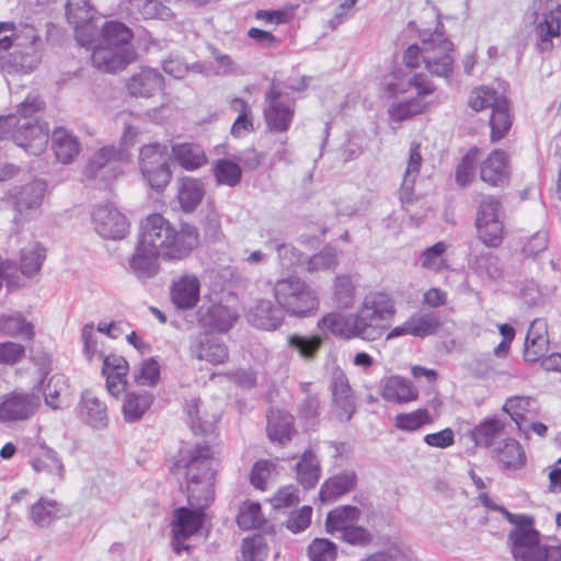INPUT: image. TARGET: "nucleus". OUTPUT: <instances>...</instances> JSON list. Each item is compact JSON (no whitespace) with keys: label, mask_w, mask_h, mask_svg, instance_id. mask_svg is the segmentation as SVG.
Returning <instances> with one entry per match:
<instances>
[{"label":"nucleus","mask_w":561,"mask_h":561,"mask_svg":"<svg viewBox=\"0 0 561 561\" xmlns=\"http://www.w3.org/2000/svg\"><path fill=\"white\" fill-rule=\"evenodd\" d=\"M217 460L207 445H196L183 451L174 465V472L186 480L187 501L191 507H180L173 513L171 534L191 538L202 528L204 510L214 499L213 482Z\"/></svg>","instance_id":"obj_1"},{"label":"nucleus","mask_w":561,"mask_h":561,"mask_svg":"<svg viewBox=\"0 0 561 561\" xmlns=\"http://www.w3.org/2000/svg\"><path fill=\"white\" fill-rule=\"evenodd\" d=\"M45 39L32 23L0 21V70L5 73H32L42 62Z\"/></svg>","instance_id":"obj_2"},{"label":"nucleus","mask_w":561,"mask_h":561,"mask_svg":"<svg viewBox=\"0 0 561 561\" xmlns=\"http://www.w3.org/2000/svg\"><path fill=\"white\" fill-rule=\"evenodd\" d=\"M138 241L145 249L160 254L163 261L178 262L197 245L198 232L191 226L178 230L162 215L152 214L141 221Z\"/></svg>","instance_id":"obj_3"},{"label":"nucleus","mask_w":561,"mask_h":561,"mask_svg":"<svg viewBox=\"0 0 561 561\" xmlns=\"http://www.w3.org/2000/svg\"><path fill=\"white\" fill-rule=\"evenodd\" d=\"M397 313L393 296L385 290L367 293L358 310L353 313L357 337L373 342L379 340Z\"/></svg>","instance_id":"obj_4"},{"label":"nucleus","mask_w":561,"mask_h":561,"mask_svg":"<svg viewBox=\"0 0 561 561\" xmlns=\"http://www.w3.org/2000/svg\"><path fill=\"white\" fill-rule=\"evenodd\" d=\"M273 296L278 307L290 317H310L320 306L316 290L295 276L276 280L273 286Z\"/></svg>","instance_id":"obj_5"},{"label":"nucleus","mask_w":561,"mask_h":561,"mask_svg":"<svg viewBox=\"0 0 561 561\" xmlns=\"http://www.w3.org/2000/svg\"><path fill=\"white\" fill-rule=\"evenodd\" d=\"M12 139L27 153L38 156L43 153L49 140V128L44 122L25 121L16 115L0 116V140Z\"/></svg>","instance_id":"obj_6"},{"label":"nucleus","mask_w":561,"mask_h":561,"mask_svg":"<svg viewBox=\"0 0 561 561\" xmlns=\"http://www.w3.org/2000/svg\"><path fill=\"white\" fill-rule=\"evenodd\" d=\"M435 90L434 83L425 73L403 67L392 68L379 81L380 94L388 100L409 96L426 98Z\"/></svg>","instance_id":"obj_7"},{"label":"nucleus","mask_w":561,"mask_h":561,"mask_svg":"<svg viewBox=\"0 0 561 561\" xmlns=\"http://www.w3.org/2000/svg\"><path fill=\"white\" fill-rule=\"evenodd\" d=\"M524 526L512 535L511 553L514 561H561V546L541 542V534L535 528V517H524Z\"/></svg>","instance_id":"obj_8"},{"label":"nucleus","mask_w":561,"mask_h":561,"mask_svg":"<svg viewBox=\"0 0 561 561\" xmlns=\"http://www.w3.org/2000/svg\"><path fill=\"white\" fill-rule=\"evenodd\" d=\"M138 164L147 183L156 191L163 190L171 181L167 158V147L159 142L148 144L140 148Z\"/></svg>","instance_id":"obj_9"},{"label":"nucleus","mask_w":561,"mask_h":561,"mask_svg":"<svg viewBox=\"0 0 561 561\" xmlns=\"http://www.w3.org/2000/svg\"><path fill=\"white\" fill-rule=\"evenodd\" d=\"M480 240L488 247H497L503 239L504 226L501 219V204L493 196L481 199L476 218Z\"/></svg>","instance_id":"obj_10"},{"label":"nucleus","mask_w":561,"mask_h":561,"mask_svg":"<svg viewBox=\"0 0 561 561\" xmlns=\"http://www.w3.org/2000/svg\"><path fill=\"white\" fill-rule=\"evenodd\" d=\"M454 45L439 33L423 39V64L434 76L448 77L454 70Z\"/></svg>","instance_id":"obj_11"},{"label":"nucleus","mask_w":561,"mask_h":561,"mask_svg":"<svg viewBox=\"0 0 561 561\" xmlns=\"http://www.w3.org/2000/svg\"><path fill=\"white\" fill-rule=\"evenodd\" d=\"M267 106L264 108V119L267 128L275 133L289 129L295 115V101L284 99L283 93L272 83L265 94Z\"/></svg>","instance_id":"obj_12"},{"label":"nucleus","mask_w":561,"mask_h":561,"mask_svg":"<svg viewBox=\"0 0 561 561\" xmlns=\"http://www.w3.org/2000/svg\"><path fill=\"white\" fill-rule=\"evenodd\" d=\"M45 191V182L36 180L24 185L12 196L15 224L28 221L39 216Z\"/></svg>","instance_id":"obj_13"},{"label":"nucleus","mask_w":561,"mask_h":561,"mask_svg":"<svg viewBox=\"0 0 561 561\" xmlns=\"http://www.w3.org/2000/svg\"><path fill=\"white\" fill-rule=\"evenodd\" d=\"M92 222L104 239H123L129 229L127 218L112 204L96 206L92 211Z\"/></svg>","instance_id":"obj_14"},{"label":"nucleus","mask_w":561,"mask_h":561,"mask_svg":"<svg viewBox=\"0 0 561 561\" xmlns=\"http://www.w3.org/2000/svg\"><path fill=\"white\" fill-rule=\"evenodd\" d=\"M239 318L238 312L222 304L203 305L196 311L198 324L209 332L226 333L233 328Z\"/></svg>","instance_id":"obj_15"},{"label":"nucleus","mask_w":561,"mask_h":561,"mask_svg":"<svg viewBox=\"0 0 561 561\" xmlns=\"http://www.w3.org/2000/svg\"><path fill=\"white\" fill-rule=\"evenodd\" d=\"M39 407V399L33 393L11 392L0 402V422L24 421Z\"/></svg>","instance_id":"obj_16"},{"label":"nucleus","mask_w":561,"mask_h":561,"mask_svg":"<svg viewBox=\"0 0 561 561\" xmlns=\"http://www.w3.org/2000/svg\"><path fill=\"white\" fill-rule=\"evenodd\" d=\"M538 10H542V20L537 25L539 49L541 51L552 48L551 39L560 35L561 3L558 0H539Z\"/></svg>","instance_id":"obj_17"},{"label":"nucleus","mask_w":561,"mask_h":561,"mask_svg":"<svg viewBox=\"0 0 561 561\" xmlns=\"http://www.w3.org/2000/svg\"><path fill=\"white\" fill-rule=\"evenodd\" d=\"M201 298V280L193 273H185L172 279L170 299L178 310H191Z\"/></svg>","instance_id":"obj_18"},{"label":"nucleus","mask_w":561,"mask_h":561,"mask_svg":"<svg viewBox=\"0 0 561 561\" xmlns=\"http://www.w3.org/2000/svg\"><path fill=\"white\" fill-rule=\"evenodd\" d=\"M190 353L194 358L213 365L224 364L229 358L226 343L209 332L201 333L192 341Z\"/></svg>","instance_id":"obj_19"},{"label":"nucleus","mask_w":561,"mask_h":561,"mask_svg":"<svg viewBox=\"0 0 561 561\" xmlns=\"http://www.w3.org/2000/svg\"><path fill=\"white\" fill-rule=\"evenodd\" d=\"M91 48L93 66L103 72L121 71L135 58V51L131 48H115L101 44Z\"/></svg>","instance_id":"obj_20"},{"label":"nucleus","mask_w":561,"mask_h":561,"mask_svg":"<svg viewBox=\"0 0 561 561\" xmlns=\"http://www.w3.org/2000/svg\"><path fill=\"white\" fill-rule=\"evenodd\" d=\"M39 453L30 458V466L37 474L46 476L55 484L66 478V466L59 454L45 443L39 445Z\"/></svg>","instance_id":"obj_21"},{"label":"nucleus","mask_w":561,"mask_h":561,"mask_svg":"<svg viewBox=\"0 0 561 561\" xmlns=\"http://www.w3.org/2000/svg\"><path fill=\"white\" fill-rule=\"evenodd\" d=\"M100 359L103 360L102 375L105 377L106 388L113 397L117 398L126 391L128 363L123 356L116 354H100Z\"/></svg>","instance_id":"obj_22"},{"label":"nucleus","mask_w":561,"mask_h":561,"mask_svg":"<svg viewBox=\"0 0 561 561\" xmlns=\"http://www.w3.org/2000/svg\"><path fill=\"white\" fill-rule=\"evenodd\" d=\"M77 413L81 422L94 430H103L108 424L106 404L89 390L81 394Z\"/></svg>","instance_id":"obj_23"},{"label":"nucleus","mask_w":561,"mask_h":561,"mask_svg":"<svg viewBox=\"0 0 561 561\" xmlns=\"http://www.w3.org/2000/svg\"><path fill=\"white\" fill-rule=\"evenodd\" d=\"M95 10L90 4V0H68L66 5V15L70 24L73 25L76 36L80 45L91 46V42L85 38V31L94 18Z\"/></svg>","instance_id":"obj_24"},{"label":"nucleus","mask_w":561,"mask_h":561,"mask_svg":"<svg viewBox=\"0 0 561 561\" xmlns=\"http://www.w3.org/2000/svg\"><path fill=\"white\" fill-rule=\"evenodd\" d=\"M247 319L257 329L273 331L282 325L284 311L271 300L262 299L248 310Z\"/></svg>","instance_id":"obj_25"},{"label":"nucleus","mask_w":561,"mask_h":561,"mask_svg":"<svg viewBox=\"0 0 561 561\" xmlns=\"http://www.w3.org/2000/svg\"><path fill=\"white\" fill-rule=\"evenodd\" d=\"M481 180L492 186L505 184L510 176L508 158L505 151L495 149L481 163Z\"/></svg>","instance_id":"obj_26"},{"label":"nucleus","mask_w":561,"mask_h":561,"mask_svg":"<svg viewBox=\"0 0 561 561\" xmlns=\"http://www.w3.org/2000/svg\"><path fill=\"white\" fill-rule=\"evenodd\" d=\"M548 348V324L543 319H535L525 339L524 357L528 362H536L547 353Z\"/></svg>","instance_id":"obj_27"},{"label":"nucleus","mask_w":561,"mask_h":561,"mask_svg":"<svg viewBox=\"0 0 561 561\" xmlns=\"http://www.w3.org/2000/svg\"><path fill=\"white\" fill-rule=\"evenodd\" d=\"M163 78L156 69L141 68L127 82V89L134 96L150 98L161 91Z\"/></svg>","instance_id":"obj_28"},{"label":"nucleus","mask_w":561,"mask_h":561,"mask_svg":"<svg viewBox=\"0 0 561 561\" xmlns=\"http://www.w3.org/2000/svg\"><path fill=\"white\" fill-rule=\"evenodd\" d=\"M381 396L386 401L403 404L415 401L419 390L410 380L391 376L383 380Z\"/></svg>","instance_id":"obj_29"},{"label":"nucleus","mask_w":561,"mask_h":561,"mask_svg":"<svg viewBox=\"0 0 561 561\" xmlns=\"http://www.w3.org/2000/svg\"><path fill=\"white\" fill-rule=\"evenodd\" d=\"M124 160V151H117L113 145L104 146L90 159L84 173L88 178L106 180V173L112 171V162Z\"/></svg>","instance_id":"obj_30"},{"label":"nucleus","mask_w":561,"mask_h":561,"mask_svg":"<svg viewBox=\"0 0 561 561\" xmlns=\"http://www.w3.org/2000/svg\"><path fill=\"white\" fill-rule=\"evenodd\" d=\"M318 327L344 340L357 337L353 313L330 312L319 320Z\"/></svg>","instance_id":"obj_31"},{"label":"nucleus","mask_w":561,"mask_h":561,"mask_svg":"<svg viewBox=\"0 0 561 561\" xmlns=\"http://www.w3.org/2000/svg\"><path fill=\"white\" fill-rule=\"evenodd\" d=\"M51 148L58 161L68 164L80 152V142L78 138L68 129L59 127L51 134Z\"/></svg>","instance_id":"obj_32"},{"label":"nucleus","mask_w":561,"mask_h":561,"mask_svg":"<svg viewBox=\"0 0 561 561\" xmlns=\"http://www.w3.org/2000/svg\"><path fill=\"white\" fill-rule=\"evenodd\" d=\"M172 157L186 171H195L207 162L204 149L199 145L192 142L173 145Z\"/></svg>","instance_id":"obj_33"},{"label":"nucleus","mask_w":561,"mask_h":561,"mask_svg":"<svg viewBox=\"0 0 561 561\" xmlns=\"http://www.w3.org/2000/svg\"><path fill=\"white\" fill-rule=\"evenodd\" d=\"M205 195L203 181L190 176L182 178L178 183V201L183 211H193Z\"/></svg>","instance_id":"obj_34"},{"label":"nucleus","mask_w":561,"mask_h":561,"mask_svg":"<svg viewBox=\"0 0 561 561\" xmlns=\"http://www.w3.org/2000/svg\"><path fill=\"white\" fill-rule=\"evenodd\" d=\"M153 396L147 391H126L122 413L127 423L139 421L149 410Z\"/></svg>","instance_id":"obj_35"},{"label":"nucleus","mask_w":561,"mask_h":561,"mask_svg":"<svg viewBox=\"0 0 561 561\" xmlns=\"http://www.w3.org/2000/svg\"><path fill=\"white\" fill-rule=\"evenodd\" d=\"M60 505L56 500L42 496L28 508V519L35 527L48 528L58 518Z\"/></svg>","instance_id":"obj_36"},{"label":"nucleus","mask_w":561,"mask_h":561,"mask_svg":"<svg viewBox=\"0 0 561 561\" xmlns=\"http://www.w3.org/2000/svg\"><path fill=\"white\" fill-rule=\"evenodd\" d=\"M159 259H161L160 254L145 249L142 243L138 241L129 265L138 278H149L158 273Z\"/></svg>","instance_id":"obj_37"},{"label":"nucleus","mask_w":561,"mask_h":561,"mask_svg":"<svg viewBox=\"0 0 561 561\" xmlns=\"http://www.w3.org/2000/svg\"><path fill=\"white\" fill-rule=\"evenodd\" d=\"M360 511L356 506L342 505L332 510L325 519V529L329 534L341 535L359 520Z\"/></svg>","instance_id":"obj_38"},{"label":"nucleus","mask_w":561,"mask_h":561,"mask_svg":"<svg viewBox=\"0 0 561 561\" xmlns=\"http://www.w3.org/2000/svg\"><path fill=\"white\" fill-rule=\"evenodd\" d=\"M293 415L280 411L271 410L267 414V436L272 442L285 445L291 439Z\"/></svg>","instance_id":"obj_39"},{"label":"nucleus","mask_w":561,"mask_h":561,"mask_svg":"<svg viewBox=\"0 0 561 561\" xmlns=\"http://www.w3.org/2000/svg\"><path fill=\"white\" fill-rule=\"evenodd\" d=\"M356 476L352 471L331 477L322 484L319 497L321 502H333L348 493L354 488Z\"/></svg>","instance_id":"obj_40"},{"label":"nucleus","mask_w":561,"mask_h":561,"mask_svg":"<svg viewBox=\"0 0 561 561\" xmlns=\"http://www.w3.org/2000/svg\"><path fill=\"white\" fill-rule=\"evenodd\" d=\"M321 466L317 455L312 450H306L296 463L297 481L305 489H312L319 482Z\"/></svg>","instance_id":"obj_41"},{"label":"nucleus","mask_w":561,"mask_h":561,"mask_svg":"<svg viewBox=\"0 0 561 561\" xmlns=\"http://www.w3.org/2000/svg\"><path fill=\"white\" fill-rule=\"evenodd\" d=\"M494 454L499 462L507 470H517L525 466L526 455L520 444L513 439H504L494 448Z\"/></svg>","instance_id":"obj_42"},{"label":"nucleus","mask_w":561,"mask_h":561,"mask_svg":"<svg viewBox=\"0 0 561 561\" xmlns=\"http://www.w3.org/2000/svg\"><path fill=\"white\" fill-rule=\"evenodd\" d=\"M423 99L424 98L409 96L392 100L387 108L389 119L391 122L401 123L421 114L425 108Z\"/></svg>","instance_id":"obj_43"},{"label":"nucleus","mask_w":561,"mask_h":561,"mask_svg":"<svg viewBox=\"0 0 561 561\" xmlns=\"http://www.w3.org/2000/svg\"><path fill=\"white\" fill-rule=\"evenodd\" d=\"M0 332L8 336L32 340L34 327L21 312L14 311L0 314Z\"/></svg>","instance_id":"obj_44"},{"label":"nucleus","mask_w":561,"mask_h":561,"mask_svg":"<svg viewBox=\"0 0 561 561\" xmlns=\"http://www.w3.org/2000/svg\"><path fill=\"white\" fill-rule=\"evenodd\" d=\"M43 394L46 405L54 410L67 405L69 387L66 377L61 374L53 375L45 385Z\"/></svg>","instance_id":"obj_45"},{"label":"nucleus","mask_w":561,"mask_h":561,"mask_svg":"<svg viewBox=\"0 0 561 561\" xmlns=\"http://www.w3.org/2000/svg\"><path fill=\"white\" fill-rule=\"evenodd\" d=\"M199 399H191L186 402L185 411L190 419L192 430L197 434H208L214 431L215 424L218 420L216 413H207L202 411Z\"/></svg>","instance_id":"obj_46"},{"label":"nucleus","mask_w":561,"mask_h":561,"mask_svg":"<svg viewBox=\"0 0 561 561\" xmlns=\"http://www.w3.org/2000/svg\"><path fill=\"white\" fill-rule=\"evenodd\" d=\"M513 124L511 106L507 98L500 100L490 116L491 140L499 141L506 136Z\"/></svg>","instance_id":"obj_47"},{"label":"nucleus","mask_w":561,"mask_h":561,"mask_svg":"<svg viewBox=\"0 0 561 561\" xmlns=\"http://www.w3.org/2000/svg\"><path fill=\"white\" fill-rule=\"evenodd\" d=\"M133 33L129 27L117 21L106 22L101 32L99 44L115 48H130Z\"/></svg>","instance_id":"obj_48"},{"label":"nucleus","mask_w":561,"mask_h":561,"mask_svg":"<svg viewBox=\"0 0 561 561\" xmlns=\"http://www.w3.org/2000/svg\"><path fill=\"white\" fill-rule=\"evenodd\" d=\"M46 257L45 248L38 242L28 243L21 250L20 272L26 277L36 275Z\"/></svg>","instance_id":"obj_49"},{"label":"nucleus","mask_w":561,"mask_h":561,"mask_svg":"<svg viewBox=\"0 0 561 561\" xmlns=\"http://www.w3.org/2000/svg\"><path fill=\"white\" fill-rule=\"evenodd\" d=\"M421 164L422 157L420 152V145L413 144L410 148V157L400 190V199L402 203L410 201L415 179L420 173Z\"/></svg>","instance_id":"obj_50"},{"label":"nucleus","mask_w":561,"mask_h":561,"mask_svg":"<svg viewBox=\"0 0 561 561\" xmlns=\"http://www.w3.org/2000/svg\"><path fill=\"white\" fill-rule=\"evenodd\" d=\"M506 96L499 93L495 89L489 85L477 87L471 90L468 99V105L476 112H481L486 108L493 110L497 106L500 100H505Z\"/></svg>","instance_id":"obj_51"},{"label":"nucleus","mask_w":561,"mask_h":561,"mask_svg":"<svg viewBox=\"0 0 561 561\" xmlns=\"http://www.w3.org/2000/svg\"><path fill=\"white\" fill-rule=\"evenodd\" d=\"M116 121L118 124L124 125V131L117 151H124V160H126L129 158V149L137 142L139 118L131 113L122 112L117 115Z\"/></svg>","instance_id":"obj_52"},{"label":"nucleus","mask_w":561,"mask_h":561,"mask_svg":"<svg viewBox=\"0 0 561 561\" xmlns=\"http://www.w3.org/2000/svg\"><path fill=\"white\" fill-rule=\"evenodd\" d=\"M447 244L439 241L432 247L426 248L420 255L421 266L434 273H439L448 268V263L445 257Z\"/></svg>","instance_id":"obj_53"},{"label":"nucleus","mask_w":561,"mask_h":561,"mask_svg":"<svg viewBox=\"0 0 561 561\" xmlns=\"http://www.w3.org/2000/svg\"><path fill=\"white\" fill-rule=\"evenodd\" d=\"M504 421L497 417L483 420L473 431V437L478 445L490 447L494 440L503 433Z\"/></svg>","instance_id":"obj_54"},{"label":"nucleus","mask_w":561,"mask_h":561,"mask_svg":"<svg viewBox=\"0 0 561 561\" xmlns=\"http://www.w3.org/2000/svg\"><path fill=\"white\" fill-rule=\"evenodd\" d=\"M433 417L427 409H419L409 413H399L394 416V426L404 432H414L431 424Z\"/></svg>","instance_id":"obj_55"},{"label":"nucleus","mask_w":561,"mask_h":561,"mask_svg":"<svg viewBox=\"0 0 561 561\" xmlns=\"http://www.w3.org/2000/svg\"><path fill=\"white\" fill-rule=\"evenodd\" d=\"M214 175L219 184L236 186L241 181L242 171L240 165L229 159H219L213 167Z\"/></svg>","instance_id":"obj_56"},{"label":"nucleus","mask_w":561,"mask_h":561,"mask_svg":"<svg viewBox=\"0 0 561 561\" xmlns=\"http://www.w3.org/2000/svg\"><path fill=\"white\" fill-rule=\"evenodd\" d=\"M410 335L426 337L435 333L438 319L434 313H413L407 319Z\"/></svg>","instance_id":"obj_57"},{"label":"nucleus","mask_w":561,"mask_h":561,"mask_svg":"<svg viewBox=\"0 0 561 561\" xmlns=\"http://www.w3.org/2000/svg\"><path fill=\"white\" fill-rule=\"evenodd\" d=\"M264 515L257 502L245 501L242 503L237 516V523L243 530L259 528L264 523Z\"/></svg>","instance_id":"obj_58"},{"label":"nucleus","mask_w":561,"mask_h":561,"mask_svg":"<svg viewBox=\"0 0 561 561\" xmlns=\"http://www.w3.org/2000/svg\"><path fill=\"white\" fill-rule=\"evenodd\" d=\"M161 374V367L157 359H144L134 370V381L139 386L154 387Z\"/></svg>","instance_id":"obj_59"},{"label":"nucleus","mask_w":561,"mask_h":561,"mask_svg":"<svg viewBox=\"0 0 561 561\" xmlns=\"http://www.w3.org/2000/svg\"><path fill=\"white\" fill-rule=\"evenodd\" d=\"M133 10L144 19H161L170 16L169 8L161 4L159 0H129Z\"/></svg>","instance_id":"obj_60"},{"label":"nucleus","mask_w":561,"mask_h":561,"mask_svg":"<svg viewBox=\"0 0 561 561\" xmlns=\"http://www.w3.org/2000/svg\"><path fill=\"white\" fill-rule=\"evenodd\" d=\"M322 344V339L317 335L293 334L288 336V345L295 348L300 356L311 358Z\"/></svg>","instance_id":"obj_61"},{"label":"nucleus","mask_w":561,"mask_h":561,"mask_svg":"<svg viewBox=\"0 0 561 561\" xmlns=\"http://www.w3.org/2000/svg\"><path fill=\"white\" fill-rule=\"evenodd\" d=\"M535 401L529 397H512L508 398L504 405L503 410L510 414L512 420L520 427V422H523L526 417V413L530 412Z\"/></svg>","instance_id":"obj_62"},{"label":"nucleus","mask_w":561,"mask_h":561,"mask_svg":"<svg viewBox=\"0 0 561 561\" xmlns=\"http://www.w3.org/2000/svg\"><path fill=\"white\" fill-rule=\"evenodd\" d=\"M479 154L480 150L472 148L461 159L456 170V180L459 185L466 186L472 181Z\"/></svg>","instance_id":"obj_63"},{"label":"nucleus","mask_w":561,"mask_h":561,"mask_svg":"<svg viewBox=\"0 0 561 561\" xmlns=\"http://www.w3.org/2000/svg\"><path fill=\"white\" fill-rule=\"evenodd\" d=\"M336 554L335 543L324 538H316L308 547L310 561H334Z\"/></svg>","instance_id":"obj_64"}]
</instances>
